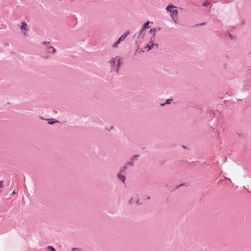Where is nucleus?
<instances>
[{
    "label": "nucleus",
    "mask_w": 251,
    "mask_h": 251,
    "mask_svg": "<svg viewBox=\"0 0 251 251\" xmlns=\"http://www.w3.org/2000/svg\"><path fill=\"white\" fill-rule=\"evenodd\" d=\"M133 201V198H131V199H130V201H129V203H130V204H131V203H132Z\"/></svg>",
    "instance_id": "22"
},
{
    "label": "nucleus",
    "mask_w": 251,
    "mask_h": 251,
    "mask_svg": "<svg viewBox=\"0 0 251 251\" xmlns=\"http://www.w3.org/2000/svg\"><path fill=\"white\" fill-rule=\"evenodd\" d=\"M43 44L47 46V50L48 52L53 53H54L55 52V49L53 47L49 46V42H44L43 43Z\"/></svg>",
    "instance_id": "5"
},
{
    "label": "nucleus",
    "mask_w": 251,
    "mask_h": 251,
    "mask_svg": "<svg viewBox=\"0 0 251 251\" xmlns=\"http://www.w3.org/2000/svg\"><path fill=\"white\" fill-rule=\"evenodd\" d=\"M181 185H182V184L179 185L178 186V187H179V186H181Z\"/></svg>",
    "instance_id": "27"
},
{
    "label": "nucleus",
    "mask_w": 251,
    "mask_h": 251,
    "mask_svg": "<svg viewBox=\"0 0 251 251\" xmlns=\"http://www.w3.org/2000/svg\"><path fill=\"white\" fill-rule=\"evenodd\" d=\"M178 11L176 9H173V10L171 11V18L176 17L177 14H178Z\"/></svg>",
    "instance_id": "10"
},
{
    "label": "nucleus",
    "mask_w": 251,
    "mask_h": 251,
    "mask_svg": "<svg viewBox=\"0 0 251 251\" xmlns=\"http://www.w3.org/2000/svg\"><path fill=\"white\" fill-rule=\"evenodd\" d=\"M20 29L22 31L23 30L26 31L28 30L27 25L25 22H23L21 23Z\"/></svg>",
    "instance_id": "8"
},
{
    "label": "nucleus",
    "mask_w": 251,
    "mask_h": 251,
    "mask_svg": "<svg viewBox=\"0 0 251 251\" xmlns=\"http://www.w3.org/2000/svg\"><path fill=\"white\" fill-rule=\"evenodd\" d=\"M130 33V31L129 30L126 32L124 34H123L118 40L113 45V48H116L118 47V45L123 41H124L126 38L127 36Z\"/></svg>",
    "instance_id": "2"
},
{
    "label": "nucleus",
    "mask_w": 251,
    "mask_h": 251,
    "mask_svg": "<svg viewBox=\"0 0 251 251\" xmlns=\"http://www.w3.org/2000/svg\"><path fill=\"white\" fill-rule=\"evenodd\" d=\"M126 169V167H123L121 168L120 170L117 174V177L119 180L122 181L123 183H125L126 177L125 175H123L122 173Z\"/></svg>",
    "instance_id": "3"
},
{
    "label": "nucleus",
    "mask_w": 251,
    "mask_h": 251,
    "mask_svg": "<svg viewBox=\"0 0 251 251\" xmlns=\"http://www.w3.org/2000/svg\"><path fill=\"white\" fill-rule=\"evenodd\" d=\"M139 156V155H134L131 158L130 160L128 162H127L125 165L124 167H126V169L127 168V166L130 165L131 166H133L134 164V161H136L137 158Z\"/></svg>",
    "instance_id": "4"
},
{
    "label": "nucleus",
    "mask_w": 251,
    "mask_h": 251,
    "mask_svg": "<svg viewBox=\"0 0 251 251\" xmlns=\"http://www.w3.org/2000/svg\"><path fill=\"white\" fill-rule=\"evenodd\" d=\"M15 194V191H14L12 192V195H13V194Z\"/></svg>",
    "instance_id": "25"
},
{
    "label": "nucleus",
    "mask_w": 251,
    "mask_h": 251,
    "mask_svg": "<svg viewBox=\"0 0 251 251\" xmlns=\"http://www.w3.org/2000/svg\"><path fill=\"white\" fill-rule=\"evenodd\" d=\"M78 250V249L76 248H73L72 249V251H75Z\"/></svg>",
    "instance_id": "21"
},
{
    "label": "nucleus",
    "mask_w": 251,
    "mask_h": 251,
    "mask_svg": "<svg viewBox=\"0 0 251 251\" xmlns=\"http://www.w3.org/2000/svg\"><path fill=\"white\" fill-rule=\"evenodd\" d=\"M153 40L152 38L151 39L150 42L147 44L146 48H148V50H151L153 46H156L157 48L158 47V45L157 44H154L153 43Z\"/></svg>",
    "instance_id": "7"
},
{
    "label": "nucleus",
    "mask_w": 251,
    "mask_h": 251,
    "mask_svg": "<svg viewBox=\"0 0 251 251\" xmlns=\"http://www.w3.org/2000/svg\"><path fill=\"white\" fill-rule=\"evenodd\" d=\"M145 34V29H143V28L141 27L140 30L138 33H136L134 34V37H137V38H139L142 36H144Z\"/></svg>",
    "instance_id": "6"
},
{
    "label": "nucleus",
    "mask_w": 251,
    "mask_h": 251,
    "mask_svg": "<svg viewBox=\"0 0 251 251\" xmlns=\"http://www.w3.org/2000/svg\"><path fill=\"white\" fill-rule=\"evenodd\" d=\"M209 5H210V2L208 1H207V0H206L202 4V6H203L204 7L208 6Z\"/></svg>",
    "instance_id": "16"
},
{
    "label": "nucleus",
    "mask_w": 251,
    "mask_h": 251,
    "mask_svg": "<svg viewBox=\"0 0 251 251\" xmlns=\"http://www.w3.org/2000/svg\"><path fill=\"white\" fill-rule=\"evenodd\" d=\"M183 148L184 149H185V147L184 146H183Z\"/></svg>",
    "instance_id": "28"
},
{
    "label": "nucleus",
    "mask_w": 251,
    "mask_h": 251,
    "mask_svg": "<svg viewBox=\"0 0 251 251\" xmlns=\"http://www.w3.org/2000/svg\"><path fill=\"white\" fill-rule=\"evenodd\" d=\"M46 120L48 121V124L49 125H52L53 124H54L55 123L59 122L58 121H50V119H46Z\"/></svg>",
    "instance_id": "15"
},
{
    "label": "nucleus",
    "mask_w": 251,
    "mask_h": 251,
    "mask_svg": "<svg viewBox=\"0 0 251 251\" xmlns=\"http://www.w3.org/2000/svg\"><path fill=\"white\" fill-rule=\"evenodd\" d=\"M141 51L142 52H144V50H142V49L141 50Z\"/></svg>",
    "instance_id": "26"
},
{
    "label": "nucleus",
    "mask_w": 251,
    "mask_h": 251,
    "mask_svg": "<svg viewBox=\"0 0 251 251\" xmlns=\"http://www.w3.org/2000/svg\"><path fill=\"white\" fill-rule=\"evenodd\" d=\"M3 186V182L2 180L0 181V188H2Z\"/></svg>",
    "instance_id": "19"
},
{
    "label": "nucleus",
    "mask_w": 251,
    "mask_h": 251,
    "mask_svg": "<svg viewBox=\"0 0 251 251\" xmlns=\"http://www.w3.org/2000/svg\"><path fill=\"white\" fill-rule=\"evenodd\" d=\"M229 37H230L231 39H233V37H232V35H231V34H229Z\"/></svg>",
    "instance_id": "23"
},
{
    "label": "nucleus",
    "mask_w": 251,
    "mask_h": 251,
    "mask_svg": "<svg viewBox=\"0 0 251 251\" xmlns=\"http://www.w3.org/2000/svg\"><path fill=\"white\" fill-rule=\"evenodd\" d=\"M123 58L119 55L111 58L109 61L111 71L115 72L117 75H119L121 66L123 64Z\"/></svg>",
    "instance_id": "1"
},
{
    "label": "nucleus",
    "mask_w": 251,
    "mask_h": 251,
    "mask_svg": "<svg viewBox=\"0 0 251 251\" xmlns=\"http://www.w3.org/2000/svg\"><path fill=\"white\" fill-rule=\"evenodd\" d=\"M176 17H173V18H172L173 19V20H174V22L175 23H177V21L176 20Z\"/></svg>",
    "instance_id": "20"
},
{
    "label": "nucleus",
    "mask_w": 251,
    "mask_h": 251,
    "mask_svg": "<svg viewBox=\"0 0 251 251\" xmlns=\"http://www.w3.org/2000/svg\"><path fill=\"white\" fill-rule=\"evenodd\" d=\"M206 25V23L204 22V23H201V24H197L195 25V26H203V25Z\"/></svg>",
    "instance_id": "18"
},
{
    "label": "nucleus",
    "mask_w": 251,
    "mask_h": 251,
    "mask_svg": "<svg viewBox=\"0 0 251 251\" xmlns=\"http://www.w3.org/2000/svg\"><path fill=\"white\" fill-rule=\"evenodd\" d=\"M176 7V6L173 5L172 4L168 5L166 8V9L171 13V11L173 10V8Z\"/></svg>",
    "instance_id": "12"
},
{
    "label": "nucleus",
    "mask_w": 251,
    "mask_h": 251,
    "mask_svg": "<svg viewBox=\"0 0 251 251\" xmlns=\"http://www.w3.org/2000/svg\"><path fill=\"white\" fill-rule=\"evenodd\" d=\"M147 200H150V197H148L147 198Z\"/></svg>",
    "instance_id": "24"
},
{
    "label": "nucleus",
    "mask_w": 251,
    "mask_h": 251,
    "mask_svg": "<svg viewBox=\"0 0 251 251\" xmlns=\"http://www.w3.org/2000/svg\"><path fill=\"white\" fill-rule=\"evenodd\" d=\"M48 249L49 250H50V251H56L55 249L53 247H52V246H49L48 247Z\"/></svg>",
    "instance_id": "17"
},
{
    "label": "nucleus",
    "mask_w": 251,
    "mask_h": 251,
    "mask_svg": "<svg viewBox=\"0 0 251 251\" xmlns=\"http://www.w3.org/2000/svg\"><path fill=\"white\" fill-rule=\"evenodd\" d=\"M212 113L213 117H218L220 114L219 111L217 110H213L212 111H210V114H211Z\"/></svg>",
    "instance_id": "11"
},
{
    "label": "nucleus",
    "mask_w": 251,
    "mask_h": 251,
    "mask_svg": "<svg viewBox=\"0 0 251 251\" xmlns=\"http://www.w3.org/2000/svg\"><path fill=\"white\" fill-rule=\"evenodd\" d=\"M160 27H159L157 30L156 28H151L150 29V32L151 33H153L152 37L151 38H152L153 39H154L155 36V32H156V31L160 30Z\"/></svg>",
    "instance_id": "9"
},
{
    "label": "nucleus",
    "mask_w": 251,
    "mask_h": 251,
    "mask_svg": "<svg viewBox=\"0 0 251 251\" xmlns=\"http://www.w3.org/2000/svg\"><path fill=\"white\" fill-rule=\"evenodd\" d=\"M172 101V99H168L166 100V101L165 103H161L160 105L162 106L165 105V104H169L171 103Z\"/></svg>",
    "instance_id": "14"
},
{
    "label": "nucleus",
    "mask_w": 251,
    "mask_h": 251,
    "mask_svg": "<svg viewBox=\"0 0 251 251\" xmlns=\"http://www.w3.org/2000/svg\"><path fill=\"white\" fill-rule=\"evenodd\" d=\"M150 24V22L149 21H148L143 25V26L142 27L146 30V29L150 28V26H149Z\"/></svg>",
    "instance_id": "13"
}]
</instances>
